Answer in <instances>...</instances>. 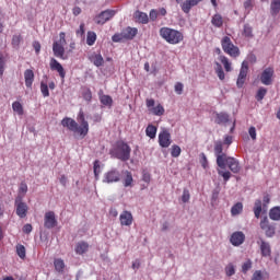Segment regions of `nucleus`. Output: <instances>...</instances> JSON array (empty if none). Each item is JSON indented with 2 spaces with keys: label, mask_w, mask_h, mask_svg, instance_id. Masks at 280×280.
Instances as JSON below:
<instances>
[{
  "label": "nucleus",
  "mask_w": 280,
  "mask_h": 280,
  "mask_svg": "<svg viewBox=\"0 0 280 280\" xmlns=\"http://www.w3.org/2000/svg\"><path fill=\"white\" fill-rule=\"evenodd\" d=\"M77 121H79L80 125H78ZM77 121L73 118L66 117L61 120V126L68 128V130L73 132L77 137L84 139V137L89 135V121L84 118V112H79Z\"/></svg>",
  "instance_id": "f257e3e1"
},
{
  "label": "nucleus",
  "mask_w": 280,
  "mask_h": 280,
  "mask_svg": "<svg viewBox=\"0 0 280 280\" xmlns=\"http://www.w3.org/2000/svg\"><path fill=\"white\" fill-rule=\"evenodd\" d=\"M214 154L217 156L218 174L228 183L231 178V172L224 171V161L229 158L226 153H223L222 142H215L214 144Z\"/></svg>",
  "instance_id": "f03ea898"
},
{
  "label": "nucleus",
  "mask_w": 280,
  "mask_h": 280,
  "mask_svg": "<svg viewBox=\"0 0 280 280\" xmlns=\"http://www.w3.org/2000/svg\"><path fill=\"white\" fill-rule=\"evenodd\" d=\"M160 36L171 45H178L183 40V33L170 27H162L160 30Z\"/></svg>",
  "instance_id": "7ed1b4c3"
},
{
  "label": "nucleus",
  "mask_w": 280,
  "mask_h": 280,
  "mask_svg": "<svg viewBox=\"0 0 280 280\" xmlns=\"http://www.w3.org/2000/svg\"><path fill=\"white\" fill-rule=\"evenodd\" d=\"M130 147L125 142H118L116 148L110 151L112 156L119 161H128L130 159Z\"/></svg>",
  "instance_id": "20e7f679"
},
{
  "label": "nucleus",
  "mask_w": 280,
  "mask_h": 280,
  "mask_svg": "<svg viewBox=\"0 0 280 280\" xmlns=\"http://www.w3.org/2000/svg\"><path fill=\"white\" fill-rule=\"evenodd\" d=\"M65 37L66 34L61 32L59 34V39L52 44L54 56H56V58H61V60H67V57H65V45H67V39Z\"/></svg>",
  "instance_id": "39448f33"
},
{
  "label": "nucleus",
  "mask_w": 280,
  "mask_h": 280,
  "mask_svg": "<svg viewBox=\"0 0 280 280\" xmlns=\"http://www.w3.org/2000/svg\"><path fill=\"white\" fill-rule=\"evenodd\" d=\"M221 46L224 54H228V56H231V58H237V56H240V48L233 45L231 37L224 36L221 39Z\"/></svg>",
  "instance_id": "423d86ee"
},
{
  "label": "nucleus",
  "mask_w": 280,
  "mask_h": 280,
  "mask_svg": "<svg viewBox=\"0 0 280 280\" xmlns=\"http://www.w3.org/2000/svg\"><path fill=\"white\" fill-rule=\"evenodd\" d=\"M260 229L265 232L266 237H275V233H277V228L275 224L270 223L268 217L261 219Z\"/></svg>",
  "instance_id": "0eeeda50"
},
{
  "label": "nucleus",
  "mask_w": 280,
  "mask_h": 280,
  "mask_svg": "<svg viewBox=\"0 0 280 280\" xmlns=\"http://www.w3.org/2000/svg\"><path fill=\"white\" fill-rule=\"evenodd\" d=\"M121 180V174L117 171V168H113L104 174L103 183H107L110 185L112 183H119Z\"/></svg>",
  "instance_id": "6e6552de"
},
{
  "label": "nucleus",
  "mask_w": 280,
  "mask_h": 280,
  "mask_svg": "<svg viewBox=\"0 0 280 280\" xmlns=\"http://www.w3.org/2000/svg\"><path fill=\"white\" fill-rule=\"evenodd\" d=\"M226 165L229 170L233 172V174H240V170H242L240 167V161H237V159L235 158H231V156L225 158L223 172H226Z\"/></svg>",
  "instance_id": "1a4fd4ad"
},
{
  "label": "nucleus",
  "mask_w": 280,
  "mask_h": 280,
  "mask_svg": "<svg viewBox=\"0 0 280 280\" xmlns=\"http://www.w3.org/2000/svg\"><path fill=\"white\" fill-rule=\"evenodd\" d=\"M275 78V69L266 68L260 74V82L265 86H270L272 84V80Z\"/></svg>",
  "instance_id": "9d476101"
},
{
  "label": "nucleus",
  "mask_w": 280,
  "mask_h": 280,
  "mask_svg": "<svg viewBox=\"0 0 280 280\" xmlns=\"http://www.w3.org/2000/svg\"><path fill=\"white\" fill-rule=\"evenodd\" d=\"M246 75H248V62L243 61L240 70V74L236 81V86L238 89H242V86H244V82H246Z\"/></svg>",
  "instance_id": "9b49d317"
},
{
  "label": "nucleus",
  "mask_w": 280,
  "mask_h": 280,
  "mask_svg": "<svg viewBox=\"0 0 280 280\" xmlns=\"http://www.w3.org/2000/svg\"><path fill=\"white\" fill-rule=\"evenodd\" d=\"M113 16H115V11L113 10L103 11L95 18V23H97V25H104L105 23H107V21H110Z\"/></svg>",
  "instance_id": "f8f14e48"
},
{
  "label": "nucleus",
  "mask_w": 280,
  "mask_h": 280,
  "mask_svg": "<svg viewBox=\"0 0 280 280\" xmlns=\"http://www.w3.org/2000/svg\"><path fill=\"white\" fill-rule=\"evenodd\" d=\"M159 144L161 148H170L172 145V135H170V131L163 130L159 133Z\"/></svg>",
  "instance_id": "ddd939ff"
},
{
  "label": "nucleus",
  "mask_w": 280,
  "mask_h": 280,
  "mask_svg": "<svg viewBox=\"0 0 280 280\" xmlns=\"http://www.w3.org/2000/svg\"><path fill=\"white\" fill-rule=\"evenodd\" d=\"M56 224H58V221L56 220V213H54V211L46 212L44 217V226L46 229H54Z\"/></svg>",
  "instance_id": "4468645a"
},
{
  "label": "nucleus",
  "mask_w": 280,
  "mask_h": 280,
  "mask_svg": "<svg viewBox=\"0 0 280 280\" xmlns=\"http://www.w3.org/2000/svg\"><path fill=\"white\" fill-rule=\"evenodd\" d=\"M245 240H246V235L244 234V232H234L231 235L230 242L232 246H242Z\"/></svg>",
  "instance_id": "2eb2a0df"
},
{
  "label": "nucleus",
  "mask_w": 280,
  "mask_h": 280,
  "mask_svg": "<svg viewBox=\"0 0 280 280\" xmlns=\"http://www.w3.org/2000/svg\"><path fill=\"white\" fill-rule=\"evenodd\" d=\"M119 220L121 226H132L133 218L130 211H122L119 215Z\"/></svg>",
  "instance_id": "dca6fc26"
},
{
  "label": "nucleus",
  "mask_w": 280,
  "mask_h": 280,
  "mask_svg": "<svg viewBox=\"0 0 280 280\" xmlns=\"http://www.w3.org/2000/svg\"><path fill=\"white\" fill-rule=\"evenodd\" d=\"M50 69H51V71L58 72L60 78H62V80H65V75H67V73L65 72V68L55 58L50 59Z\"/></svg>",
  "instance_id": "f3484780"
},
{
  "label": "nucleus",
  "mask_w": 280,
  "mask_h": 280,
  "mask_svg": "<svg viewBox=\"0 0 280 280\" xmlns=\"http://www.w3.org/2000/svg\"><path fill=\"white\" fill-rule=\"evenodd\" d=\"M200 2H202V0H185L180 4V9L185 14H189V12H191V8H196Z\"/></svg>",
  "instance_id": "a211bd4d"
},
{
  "label": "nucleus",
  "mask_w": 280,
  "mask_h": 280,
  "mask_svg": "<svg viewBox=\"0 0 280 280\" xmlns=\"http://www.w3.org/2000/svg\"><path fill=\"white\" fill-rule=\"evenodd\" d=\"M15 207L16 215H19V218H25L27 215V203L21 201V199H16Z\"/></svg>",
  "instance_id": "6ab92c4d"
},
{
  "label": "nucleus",
  "mask_w": 280,
  "mask_h": 280,
  "mask_svg": "<svg viewBox=\"0 0 280 280\" xmlns=\"http://www.w3.org/2000/svg\"><path fill=\"white\" fill-rule=\"evenodd\" d=\"M257 244L258 246H260V252L262 257H270V253H271L270 243L264 241V238H259L257 241Z\"/></svg>",
  "instance_id": "aec40b11"
},
{
  "label": "nucleus",
  "mask_w": 280,
  "mask_h": 280,
  "mask_svg": "<svg viewBox=\"0 0 280 280\" xmlns=\"http://www.w3.org/2000/svg\"><path fill=\"white\" fill-rule=\"evenodd\" d=\"M89 60L94 67H102L104 65V57H102V54L92 52L89 56Z\"/></svg>",
  "instance_id": "412c9836"
},
{
  "label": "nucleus",
  "mask_w": 280,
  "mask_h": 280,
  "mask_svg": "<svg viewBox=\"0 0 280 280\" xmlns=\"http://www.w3.org/2000/svg\"><path fill=\"white\" fill-rule=\"evenodd\" d=\"M214 122L215 124H229V114L221 112V113H213Z\"/></svg>",
  "instance_id": "4be33fe9"
},
{
  "label": "nucleus",
  "mask_w": 280,
  "mask_h": 280,
  "mask_svg": "<svg viewBox=\"0 0 280 280\" xmlns=\"http://www.w3.org/2000/svg\"><path fill=\"white\" fill-rule=\"evenodd\" d=\"M138 30L136 27H127L122 30V35L125 36V40H132L135 36H137Z\"/></svg>",
  "instance_id": "5701e85b"
},
{
  "label": "nucleus",
  "mask_w": 280,
  "mask_h": 280,
  "mask_svg": "<svg viewBox=\"0 0 280 280\" xmlns=\"http://www.w3.org/2000/svg\"><path fill=\"white\" fill-rule=\"evenodd\" d=\"M24 80H25V86H27V89H32V84H34V71L30 69L25 70Z\"/></svg>",
  "instance_id": "b1692460"
},
{
  "label": "nucleus",
  "mask_w": 280,
  "mask_h": 280,
  "mask_svg": "<svg viewBox=\"0 0 280 280\" xmlns=\"http://www.w3.org/2000/svg\"><path fill=\"white\" fill-rule=\"evenodd\" d=\"M133 18L138 23H142L143 25L148 24V22L150 21V19L148 18V13L141 11H136Z\"/></svg>",
  "instance_id": "393cba45"
},
{
  "label": "nucleus",
  "mask_w": 280,
  "mask_h": 280,
  "mask_svg": "<svg viewBox=\"0 0 280 280\" xmlns=\"http://www.w3.org/2000/svg\"><path fill=\"white\" fill-rule=\"evenodd\" d=\"M219 60H220L221 65H223L225 71L228 73H231V71H233V66L230 62L229 58H226V56H223V55L219 56Z\"/></svg>",
  "instance_id": "a878e982"
},
{
  "label": "nucleus",
  "mask_w": 280,
  "mask_h": 280,
  "mask_svg": "<svg viewBox=\"0 0 280 280\" xmlns=\"http://www.w3.org/2000/svg\"><path fill=\"white\" fill-rule=\"evenodd\" d=\"M89 250V243L86 242H79L75 246L77 255H84Z\"/></svg>",
  "instance_id": "bb28decb"
},
{
  "label": "nucleus",
  "mask_w": 280,
  "mask_h": 280,
  "mask_svg": "<svg viewBox=\"0 0 280 280\" xmlns=\"http://www.w3.org/2000/svg\"><path fill=\"white\" fill-rule=\"evenodd\" d=\"M122 174L125 175V178L122 180L124 187H132V183H133L132 173L125 171Z\"/></svg>",
  "instance_id": "cd10ccee"
},
{
  "label": "nucleus",
  "mask_w": 280,
  "mask_h": 280,
  "mask_svg": "<svg viewBox=\"0 0 280 280\" xmlns=\"http://www.w3.org/2000/svg\"><path fill=\"white\" fill-rule=\"evenodd\" d=\"M269 218L270 220H273L276 222H279L280 220V207H275L269 211Z\"/></svg>",
  "instance_id": "c85d7f7f"
},
{
  "label": "nucleus",
  "mask_w": 280,
  "mask_h": 280,
  "mask_svg": "<svg viewBox=\"0 0 280 280\" xmlns=\"http://www.w3.org/2000/svg\"><path fill=\"white\" fill-rule=\"evenodd\" d=\"M151 113L156 117H162V115H165V108L163 107V105L158 104L155 107L151 108Z\"/></svg>",
  "instance_id": "c756f323"
},
{
  "label": "nucleus",
  "mask_w": 280,
  "mask_h": 280,
  "mask_svg": "<svg viewBox=\"0 0 280 280\" xmlns=\"http://www.w3.org/2000/svg\"><path fill=\"white\" fill-rule=\"evenodd\" d=\"M254 215L257 220L261 218V199H257L254 203Z\"/></svg>",
  "instance_id": "7c9ffc66"
},
{
  "label": "nucleus",
  "mask_w": 280,
  "mask_h": 280,
  "mask_svg": "<svg viewBox=\"0 0 280 280\" xmlns=\"http://www.w3.org/2000/svg\"><path fill=\"white\" fill-rule=\"evenodd\" d=\"M145 135L149 139H156V127L154 125H149L145 129Z\"/></svg>",
  "instance_id": "2f4dec72"
},
{
  "label": "nucleus",
  "mask_w": 280,
  "mask_h": 280,
  "mask_svg": "<svg viewBox=\"0 0 280 280\" xmlns=\"http://www.w3.org/2000/svg\"><path fill=\"white\" fill-rule=\"evenodd\" d=\"M95 40H97V34H95V32H88V36H86V45H89L90 47H93V45H95Z\"/></svg>",
  "instance_id": "473e14b6"
},
{
  "label": "nucleus",
  "mask_w": 280,
  "mask_h": 280,
  "mask_svg": "<svg viewBox=\"0 0 280 280\" xmlns=\"http://www.w3.org/2000/svg\"><path fill=\"white\" fill-rule=\"evenodd\" d=\"M211 23L212 25H214V27H222V25L224 24V21L222 20V15L214 14L212 16Z\"/></svg>",
  "instance_id": "72a5a7b5"
},
{
  "label": "nucleus",
  "mask_w": 280,
  "mask_h": 280,
  "mask_svg": "<svg viewBox=\"0 0 280 280\" xmlns=\"http://www.w3.org/2000/svg\"><path fill=\"white\" fill-rule=\"evenodd\" d=\"M54 265H55V270H57V272L65 271V260L57 258L55 259Z\"/></svg>",
  "instance_id": "f704fd0d"
},
{
  "label": "nucleus",
  "mask_w": 280,
  "mask_h": 280,
  "mask_svg": "<svg viewBox=\"0 0 280 280\" xmlns=\"http://www.w3.org/2000/svg\"><path fill=\"white\" fill-rule=\"evenodd\" d=\"M224 270H225L226 277H233V275H235V272H236L235 265L233 262H229L225 266Z\"/></svg>",
  "instance_id": "c9c22d12"
},
{
  "label": "nucleus",
  "mask_w": 280,
  "mask_h": 280,
  "mask_svg": "<svg viewBox=\"0 0 280 280\" xmlns=\"http://www.w3.org/2000/svg\"><path fill=\"white\" fill-rule=\"evenodd\" d=\"M244 209V206L242 205V202H237L236 205H234L231 209V213L232 215H240V213H242Z\"/></svg>",
  "instance_id": "e433bc0d"
},
{
  "label": "nucleus",
  "mask_w": 280,
  "mask_h": 280,
  "mask_svg": "<svg viewBox=\"0 0 280 280\" xmlns=\"http://www.w3.org/2000/svg\"><path fill=\"white\" fill-rule=\"evenodd\" d=\"M100 100L103 106H113V97H110L109 95H101Z\"/></svg>",
  "instance_id": "4c0bfd02"
},
{
  "label": "nucleus",
  "mask_w": 280,
  "mask_h": 280,
  "mask_svg": "<svg viewBox=\"0 0 280 280\" xmlns=\"http://www.w3.org/2000/svg\"><path fill=\"white\" fill-rule=\"evenodd\" d=\"M215 73L219 80H224L225 74H224V70L222 69V65H220V62H215Z\"/></svg>",
  "instance_id": "58836bf2"
},
{
  "label": "nucleus",
  "mask_w": 280,
  "mask_h": 280,
  "mask_svg": "<svg viewBox=\"0 0 280 280\" xmlns=\"http://www.w3.org/2000/svg\"><path fill=\"white\" fill-rule=\"evenodd\" d=\"M252 268H253V260L252 259H247L242 265V272H243V275H246L248 272V270H250Z\"/></svg>",
  "instance_id": "ea45409f"
},
{
  "label": "nucleus",
  "mask_w": 280,
  "mask_h": 280,
  "mask_svg": "<svg viewBox=\"0 0 280 280\" xmlns=\"http://www.w3.org/2000/svg\"><path fill=\"white\" fill-rule=\"evenodd\" d=\"M266 275V271L256 270L252 276V280H264Z\"/></svg>",
  "instance_id": "a19ab883"
},
{
  "label": "nucleus",
  "mask_w": 280,
  "mask_h": 280,
  "mask_svg": "<svg viewBox=\"0 0 280 280\" xmlns=\"http://www.w3.org/2000/svg\"><path fill=\"white\" fill-rule=\"evenodd\" d=\"M40 92L44 97H49V85L45 81L40 82Z\"/></svg>",
  "instance_id": "79ce46f5"
},
{
  "label": "nucleus",
  "mask_w": 280,
  "mask_h": 280,
  "mask_svg": "<svg viewBox=\"0 0 280 280\" xmlns=\"http://www.w3.org/2000/svg\"><path fill=\"white\" fill-rule=\"evenodd\" d=\"M268 93V90L266 88H260L258 91H257V94H256V100L258 102H261V100H264V97H266V94Z\"/></svg>",
  "instance_id": "37998d69"
},
{
  "label": "nucleus",
  "mask_w": 280,
  "mask_h": 280,
  "mask_svg": "<svg viewBox=\"0 0 280 280\" xmlns=\"http://www.w3.org/2000/svg\"><path fill=\"white\" fill-rule=\"evenodd\" d=\"M180 147L176 144L171 148V155L173 156V159H178V156H180Z\"/></svg>",
  "instance_id": "c03bdc74"
},
{
  "label": "nucleus",
  "mask_w": 280,
  "mask_h": 280,
  "mask_svg": "<svg viewBox=\"0 0 280 280\" xmlns=\"http://www.w3.org/2000/svg\"><path fill=\"white\" fill-rule=\"evenodd\" d=\"M100 174H102V167L100 166V161L94 162V176L96 180H100Z\"/></svg>",
  "instance_id": "a18cd8bd"
},
{
  "label": "nucleus",
  "mask_w": 280,
  "mask_h": 280,
  "mask_svg": "<svg viewBox=\"0 0 280 280\" xmlns=\"http://www.w3.org/2000/svg\"><path fill=\"white\" fill-rule=\"evenodd\" d=\"M16 253L20 259H25V255H26L25 246L16 245Z\"/></svg>",
  "instance_id": "49530a36"
},
{
  "label": "nucleus",
  "mask_w": 280,
  "mask_h": 280,
  "mask_svg": "<svg viewBox=\"0 0 280 280\" xmlns=\"http://www.w3.org/2000/svg\"><path fill=\"white\" fill-rule=\"evenodd\" d=\"M113 43H124V40H126V37L124 36V32L121 31V33L119 34H115L112 37Z\"/></svg>",
  "instance_id": "de8ad7c7"
},
{
  "label": "nucleus",
  "mask_w": 280,
  "mask_h": 280,
  "mask_svg": "<svg viewBox=\"0 0 280 280\" xmlns=\"http://www.w3.org/2000/svg\"><path fill=\"white\" fill-rule=\"evenodd\" d=\"M12 108L18 115H23V105H21L19 102H14L12 104Z\"/></svg>",
  "instance_id": "09e8293b"
},
{
  "label": "nucleus",
  "mask_w": 280,
  "mask_h": 280,
  "mask_svg": "<svg viewBox=\"0 0 280 280\" xmlns=\"http://www.w3.org/2000/svg\"><path fill=\"white\" fill-rule=\"evenodd\" d=\"M190 198H191V195L189 194V190L185 188L182 195V202L187 203L189 202Z\"/></svg>",
  "instance_id": "8fccbe9b"
},
{
  "label": "nucleus",
  "mask_w": 280,
  "mask_h": 280,
  "mask_svg": "<svg viewBox=\"0 0 280 280\" xmlns=\"http://www.w3.org/2000/svg\"><path fill=\"white\" fill-rule=\"evenodd\" d=\"M244 36H246L247 38H250V36H253V27H250V25L245 24L244 25V31H243Z\"/></svg>",
  "instance_id": "3c124183"
},
{
  "label": "nucleus",
  "mask_w": 280,
  "mask_h": 280,
  "mask_svg": "<svg viewBox=\"0 0 280 280\" xmlns=\"http://www.w3.org/2000/svg\"><path fill=\"white\" fill-rule=\"evenodd\" d=\"M280 12V4L277 2H271V14L276 15Z\"/></svg>",
  "instance_id": "603ef678"
},
{
  "label": "nucleus",
  "mask_w": 280,
  "mask_h": 280,
  "mask_svg": "<svg viewBox=\"0 0 280 280\" xmlns=\"http://www.w3.org/2000/svg\"><path fill=\"white\" fill-rule=\"evenodd\" d=\"M200 156H201L200 163H201L203 170H207V167H209V162L207 161V155L205 153H201Z\"/></svg>",
  "instance_id": "864d4df0"
},
{
  "label": "nucleus",
  "mask_w": 280,
  "mask_h": 280,
  "mask_svg": "<svg viewBox=\"0 0 280 280\" xmlns=\"http://www.w3.org/2000/svg\"><path fill=\"white\" fill-rule=\"evenodd\" d=\"M3 71H5V57L0 55V75H2Z\"/></svg>",
  "instance_id": "5fc2aeb1"
},
{
  "label": "nucleus",
  "mask_w": 280,
  "mask_h": 280,
  "mask_svg": "<svg viewBox=\"0 0 280 280\" xmlns=\"http://www.w3.org/2000/svg\"><path fill=\"white\" fill-rule=\"evenodd\" d=\"M83 98L85 100V102H91V100H93V94L91 93V90L84 91Z\"/></svg>",
  "instance_id": "6e6d98bb"
},
{
  "label": "nucleus",
  "mask_w": 280,
  "mask_h": 280,
  "mask_svg": "<svg viewBox=\"0 0 280 280\" xmlns=\"http://www.w3.org/2000/svg\"><path fill=\"white\" fill-rule=\"evenodd\" d=\"M244 9L246 10L247 13H249L250 10H253V0H246L244 2Z\"/></svg>",
  "instance_id": "4d7b16f0"
},
{
  "label": "nucleus",
  "mask_w": 280,
  "mask_h": 280,
  "mask_svg": "<svg viewBox=\"0 0 280 280\" xmlns=\"http://www.w3.org/2000/svg\"><path fill=\"white\" fill-rule=\"evenodd\" d=\"M248 132H249L250 139H253V141H255L257 139V129L255 127H250Z\"/></svg>",
  "instance_id": "13d9d810"
},
{
  "label": "nucleus",
  "mask_w": 280,
  "mask_h": 280,
  "mask_svg": "<svg viewBox=\"0 0 280 280\" xmlns=\"http://www.w3.org/2000/svg\"><path fill=\"white\" fill-rule=\"evenodd\" d=\"M12 45H13V47H19V45H21V36L20 35H14L13 36Z\"/></svg>",
  "instance_id": "bf43d9fd"
},
{
  "label": "nucleus",
  "mask_w": 280,
  "mask_h": 280,
  "mask_svg": "<svg viewBox=\"0 0 280 280\" xmlns=\"http://www.w3.org/2000/svg\"><path fill=\"white\" fill-rule=\"evenodd\" d=\"M183 89H184L183 83L178 82L175 84V93H177V95H183Z\"/></svg>",
  "instance_id": "052dcab7"
},
{
  "label": "nucleus",
  "mask_w": 280,
  "mask_h": 280,
  "mask_svg": "<svg viewBox=\"0 0 280 280\" xmlns=\"http://www.w3.org/2000/svg\"><path fill=\"white\" fill-rule=\"evenodd\" d=\"M159 18V11L156 10H151L149 13V19H151V21H156V19Z\"/></svg>",
  "instance_id": "680f3d73"
},
{
  "label": "nucleus",
  "mask_w": 280,
  "mask_h": 280,
  "mask_svg": "<svg viewBox=\"0 0 280 280\" xmlns=\"http://www.w3.org/2000/svg\"><path fill=\"white\" fill-rule=\"evenodd\" d=\"M154 98H148L147 100V108L149 109V112L151 113V109L154 108Z\"/></svg>",
  "instance_id": "e2e57ef3"
},
{
  "label": "nucleus",
  "mask_w": 280,
  "mask_h": 280,
  "mask_svg": "<svg viewBox=\"0 0 280 280\" xmlns=\"http://www.w3.org/2000/svg\"><path fill=\"white\" fill-rule=\"evenodd\" d=\"M19 191H20V194H23V195L27 194V184L21 183Z\"/></svg>",
  "instance_id": "0e129e2a"
},
{
  "label": "nucleus",
  "mask_w": 280,
  "mask_h": 280,
  "mask_svg": "<svg viewBox=\"0 0 280 280\" xmlns=\"http://www.w3.org/2000/svg\"><path fill=\"white\" fill-rule=\"evenodd\" d=\"M33 47L36 54H40V43L38 42L33 43Z\"/></svg>",
  "instance_id": "69168bd1"
},
{
  "label": "nucleus",
  "mask_w": 280,
  "mask_h": 280,
  "mask_svg": "<svg viewBox=\"0 0 280 280\" xmlns=\"http://www.w3.org/2000/svg\"><path fill=\"white\" fill-rule=\"evenodd\" d=\"M225 145H231L233 143V137L226 136L224 139Z\"/></svg>",
  "instance_id": "338daca9"
},
{
  "label": "nucleus",
  "mask_w": 280,
  "mask_h": 280,
  "mask_svg": "<svg viewBox=\"0 0 280 280\" xmlns=\"http://www.w3.org/2000/svg\"><path fill=\"white\" fill-rule=\"evenodd\" d=\"M32 231V224H25L23 226V232L24 233H30Z\"/></svg>",
  "instance_id": "774afa93"
}]
</instances>
